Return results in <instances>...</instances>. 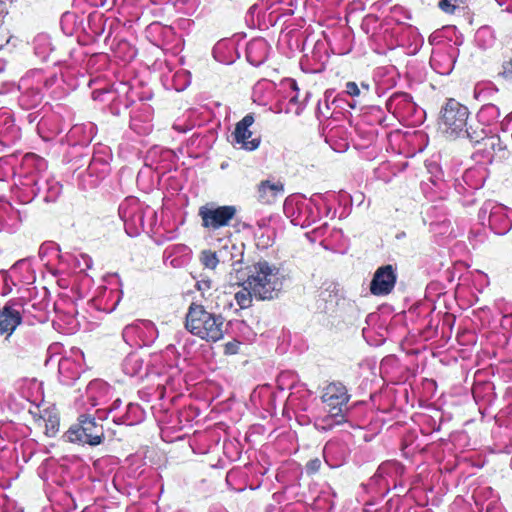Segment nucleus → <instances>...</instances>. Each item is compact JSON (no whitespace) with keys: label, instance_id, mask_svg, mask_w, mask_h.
Returning <instances> with one entry per match:
<instances>
[{"label":"nucleus","instance_id":"nucleus-13","mask_svg":"<svg viewBox=\"0 0 512 512\" xmlns=\"http://www.w3.org/2000/svg\"><path fill=\"white\" fill-rule=\"evenodd\" d=\"M65 438L72 443L97 446L104 440V429L94 417L83 413L79 415L78 422L66 431Z\"/></svg>","mask_w":512,"mask_h":512},{"label":"nucleus","instance_id":"nucleus-10","mask_svg":"<svg viewBox=\"0 0 512 512\" xmlns=\"http://www.w3.org/2000/svg\"><path fill=\"white\" fill-rule=\"evenodd\" d=\"M500 109L498 106L487 103L484 104L476 114L475 120H470V143L478 144L488 139L490 147L495 150L503 151L500 139L491 136L494 132V126L497 125L500 117Z\"/></svg>","mask_w":512,"mask_h":512},{"label":"nucleus","instance_id":"nucleus-63","mask_svg":"<svg viewBox=\"0 0 512 512\" xmlns=\"http://www.w3.org/2000/svg\"><path fill=\"white\" fill-rule=\"evenodd\" d=\"M254 292L246 284V281L240 286L239 290L235 293L234 299L241 309H247L252 305Z\"/></svg>","mask_w":512,"mask_h":512},{"label":"nucleus","instance_id":"nucleus-20","mask_svg":"<svg viewBox=\"0 0 512 512\" xmlns=\"http://www.w3.org/2000/svg\"><path fill=\"white\" fill-rule=\"evenodd\" d=\"M124 341L131 347L150 346L158 337V330L150 320H137L123 329Z\"/></svg>","mask_w":512,"mask_h":512},{"label":"nucleus","instance_id":"nucleus-23","mask_svg":"<svg viewBox=\"0 0 512 512\" xmlns=\"http://www.w3.org/2000/svg\"><path fill=\"white\" fill-rule=\"evenodd\" d=\"M84 354L76 347H72L58 360V377L64 385L73 384L80 376L83 368Z\"/></svg>","mask_w":512,"mask_h":512},{"label":"nucleus","instance_id":"nucleus-6","mask_svg":"<svg viewBox=\"0 0 512 512\" xmlns=\"http://www.w3.org/2000/svg\"><path fill=\"white\" fill-rule=\"evenodd\" d=\"M85 35L92 41H96L107 30L105 36V43L110 44V48L117 54L118 57L125 61H130L136 56V51L132 48L127 41L121 40L115 45V38L112 39L114 30L118 28V22L114 18L106 17L103 13L94 11L91 12L86 18Z\"/></svg>","mask_w":512,"mask_h":512},{"label":"nucleus","instance_id":"nucleus-62","mask_svg":"<svg viewBox=\"0 0 512 512\" xmlns=\"http://www.w3.org/2000/svg\"><path fill=\"white\" fill-rule=\"evenodd\" d=\"M359 141L355 144L358 149L369 148L377 138V131L372 125L368 129L358 126L356 128Z\"/></svg>","mask_w":512,"mask_h":512},{"label":"nucleus","instance_id":"nucleus-40","mask_svg":"<svg viewBox=\"0 0 512 512\" xmlns=\"http://www.w3.org/2000/svg\"><path fill=\"white\" fill-rule=\"evenodd\" d=\"M130 127L139 135H147L152 131V109L149 105L142 104L139 109L133 112Z\"/></svg>","mask_w":512,"mask_h":512},{"label":"nucleus","instance_id":"nucleus-34","mask_svg":"<svg viewBox=\"0 0 512 512\" xmlns=\"http://www.w3.org/2000/svg\"><path fill=\"white\" fill-rule=\"evenodd\" d=\"M20 137V128L15 124L11 111L7 108L0 109V144L12 146Z\"/></svg>","mask_w":512,"mask_h":512},{"label":"nucleus","instance_id":"nucleus-25","mask_svg":"<svg viewBox=\"0 0 512 512\" xmlns=\"http://www.w3.org/2000/svg\"><path fill=\"white\" fill-rule=\"evenodd\" d=\"M404 467L400 462L389 460L383 462L370 479L369 485L376 486L382 492H388L397 487V481L402 476Z\"/></svg>","mask_w":512,"mask_h":512},{"label":"nucleus","instance_id":"nucleus-56","mask_svg":"<svg viewBox=\"0 0 512 512\" xmlns=\"http://www.w3.org/2000/svg\"><path fill=\"white\" fill-rule=\"evenodd\" d=\"M143 364V359L138 354L130 353L125 357L122 363V369L126 375L131 377L141 376Z\"/></svg>","mask_w":512,"mask_h":512},{"label":"nucleus","instance_id":"nucleus-54","mask_svg":"<svg viewBox=\"0 0 512 512\" xmlns=\"http://www.w3.org/2000/svg\"><path fill=\"white\" fill-rule=\"evenodd\" d=\"M475 43L482 50L492 48L496 43L495 31L490 26H482L475 33Z\"/></svg>","mask_w":512,"mask_h":512},{"label":"nucleus","instance_id":"nucleus-39","mask_svg":"<svg viewBox=\"0 0 512 512\" xmlns=\"http://www.w3.org/2000/svg\"><path fill=\"white\" fill-rule=\"evenodd\" d=\"M270 50L271 47L264 38H254L247 43L246 59L251 65L258 67L267 60Z\"/></svg>","mask_w":512,"mask_h":512},{"label":"nucleus","instance_id":"nucleus-45","mask_svg":"<svg viewBox=\"0 0 512 512\" xmlns=\"http://www.w3.org/2000/svg\"><path fill=\"white\" fill-rule=\"evenodd\" d=\"M37 128L39 133H43V138L50 139L63 132L64 124L59 115L52 114L42 117L37 124Z\"/></svg>","mask_w":512,"mask_h":512},{"label":"nucleus","instance_id":"nucleus-19","mask_svg":"<svg viewBox=\"0 0 512 512\" xmlns=\"http://www.w3.org/2000/svg\"><path fill=\"white\" fill-rule=\"evenodd\" d=\"M3 287L1 295L6 296L13 291V287L19 285H30L35 281V273L31 267V263L27 259L17 261L10 270H1Z\"/></svg>","mask_w":512,"mask_h":512},{"label":"nucleus","instance_id":"nucleus-32","mask_svg":"<svg viewBox=\"0 0 512 512\" xmlns=\"http://www.w3.org/2000/svg\"><path fill=\"white\" fill-rule=\"evenodd\" d=\"M174 158L172 150L154 146L146 154L145 165L159 174H164L171 169Z\"/></svg>","mask_w":512,"mask_h":512},{"label":"nucleus","instance_id":"nucleus-30","mask_svg":"<svg viewBox=\"0 0 512 512\" xmlns=\"http://www.w3.org/2000/svg\"><path fill=\"white\" fill-rule=\"evenodd\" d=\"M395 41L397 48L402 49L406 55H415L423 45V38L415 27L398 21Z\"/></svg>","mask_w":512,"mask_h":512},{"label":"nucleus","instance_id":"nucleus-24","mask_svg":"<svg viewBox=\"0 0 512 512\" xmlns=\"http://www.w3.org/2000/svg\"><path fill=\"white\" fill-rule=\"evenodd\" d=\"M122 298L119 279L112 277L109 286L99 287L91 299L92 306L101 312H113Z\"/></svg>","mask_w":512,"mask_h":512},{"label":"nucleus","instance_id":"nucleus-38","mask_svg":"<svg viewBox=\"0 0 512 512\" xmlns=\"http://www.w3.org/2000/svg\"><path fill=\"white\" fill-rule=\"evenodd\" d=\"M151 28L159 35L160 45L164 50L173 54H177L182 50L184 40L181 35L175 32L173 27L153 24Z\"/></svg>","mask_w":512,"mask_h":512},{"label":"nucleus","instance_id":"nucleus-9","mask_svg":"<svg viewBox=\"0 0 512 512\" xmlns=\"http://www.w3.org/2000/svg\"><path fill=\"white\" fill-rule=\"evenodd\" d=\"M470 111L453 98L446 100L440 110L439 127L447 138L466 139L470 142Z\"/></svg>","mask_w":512,"mask_h":512},{"label":"nucleus","instance_id":"nucleus-50","mask_svg":"<svg viewBox=\"0 0 512 512\" xmlns=\"http://www.w3.org/2000/svg\"><path fill=\"white\" fill-rule=\"evenodd\" d=\"M311 394L305 386H299V388L295 391H292L286 401V405L294 411V413L298 412H307L308 411V402L310 400Z\"/></svg>","mask_w":512,"mask_h":512},{"label":"nucleus","instance_id":"nucleus-41","mask_svg":"<svg viewBox=\"0 0 512 512\" xmlns=\"http://www.w3.org/2000/svg\"><path fill=\"white\" fill-rule=\"evenodd\" d=\"M213 56L216 61L223 64H232L239 58L236 41L223 39L216 43L213 48Z\"/></svg>","mask_w":512,"mask_h":512},{"label":"nucleus","instance_id":"nucleus-8","mask_svg":"<svg viewBox=\"0 0 512 512\" xmlns=\"http://www.w3.org/2000/svg\"><path fill=\"white\" fill-rule=\"evenodd\" d=\"M326 198L323 195L307 198L302 194H292L284 201V214L293 225L309 227L320 219V201L326 204Z\"/></svg>","mask_w":512,"mask_h":512},{"label":"nucleus","instance_id":"nucleus-48","mask_svg":"<svg viewBox=\"0 0 512 512\" xmlns=\"http://www.w3.org/2000/svg\"><path fill=\"white\" fill-rule=\"evenodd\" d=\"M250 399L255 406H258L269 413L275 409L274 393L267 386L254 389L251 393Z\"/></svg>","mask_w":512,"mask_h":512},{"label":"nucleus","instance_id":"nucleus-21","mask_svg":"<svg viewBox=\"0 0 512 512\" xmlns=\"http://www.w3.org/2000/svg\"><path fill=\"white\" fill-rule=\"evenodd\" d=\"M236 214L237 208L233 205L216 206L215 204H207L199 209L202 226L213 232L228 226Z\"/></svg>","mask_w":512,"mask_h":512},{"label":"nucleus","instance_id":"nucleus-53","mask_svg":"<svg viewBox=\"0 0 512 512\" xmlns=\"http://www.w3.org/2000/svg\"><path fill=\"white\" fill-rule=\"evenodd\" d=\"M270 218H262L256 223V230L254 234L259 238L260 244L263 247L272 245L274 239V229L270 227Z\"/></svg>","mask_w":512,"mask_h":512},{"label":"nucleus","instance_id":"nucleus-61","mask_svg":"<svg viewBox=\"0 0 512 512\" xmlns=\"http://www.w3.org/2000/svg\"><path fill=\"white\" fill-rule=\"evenodd\" d=\"M498 88L492 82L477 83L473 90V96L478 101H486L493 98Z\"/></svg>","mask_w":512,"mask_h":512},{"label":"nucleus","instance_id":"nucleus-7","mask_svg":"<svg viewBox=\"0 0 512 512\" xmlns=\"http://www.w3.org/2000/svg\"><path fill=\"white\" fill-rule=\"evenodd\" d=\"M246 284L254 292L255 298L271 300L281 290L282 278L276 266L259 261L250 267Z\"/></svg>","mask_w":512,"mask_h":512},{"label":"nucleus","instance_id":"nucleus-59","mask_svg":"<svg viewBox=\"0 0 512 512\" xmlns=\"http://www.w3.org/2000/svg\"><path fill=\"white\" fill-rule=\"evenodd\" d=\"M369 84L362 82L359 86L356 82H347L345 84V90L344 93L348 96H351L353 100L351 102H348L347 105L349 108H355L357 105V101L355 98L366 96L369 93Z\"/></svg>","mask_w":512,"mask_h":512},{"label":"nucleus","instance_id":"nucleus-12","mask_svg":"<svg viewBox=\"0 0 512 512\" xmlns=\"http://www.w3.org/2000/svg\"><path fill=\"white\" fill-rule=\"evenodd\" d=\"M111 157V149L108 146L100 143L95 145L88 167L78 176L79 186L84 190L97 187L110 172Z\"/></svg>","mask_w":512,"mask_h":512},{"label":"nucleus","instance_id":"nucleus-43","mask_svg":"<svg viewBox=\"0 0 512 512\" xmlns=\"http://www.w3.org/2000/svg\"><path fill=\"white\" fill-rule=\"evenodd\" d=\"M323 456L328 466L339 467L346 459L347 449L342 442L331 440L324 446Z\"/></svg>","mask_w":512,"mask_h":512},{"label":"nucleus","instance_id":"nucleus-31","mask_svg":"<svg viewBox=\"0 0 512 512\" xmlns=\"http://www.w3.org/2000/svg\"><path fill=\"white\" fill-rule=\"evenodd\" d=\"M396 278L395 269L392 265L378 268L370 284L371 293L377 296L389 294L395 286Z\"/></svg>","mask_w":512,"mask_h":512},{"label":"nucleus","instance_id":"nucleus-51","mask_svg":"<svg viewBox=\"0 0 512 512\" xmlns=\"http://www.w3.org/2000/svg\"><path fill=\"white\" fill-rule=\"evenodd\" d=\"M327 144L338 153L345 152L349 147L348 134L343 127H334L329 130L325 138Z\"/></svg>","mask_w":512,"mask_h":512},{"label":"nucleus","instance_id":"nucleus-22","mask_svg":"<svg viewBox=\"0 0 512 512\" xmlns=\"http://www.w3.org/2000/svg\"><path fill=\"white\" fill-rule=\"evenodd\" d=\"M113 395L112 387L101 379H94L86 386L85 394L76 400L79 410H89L96 406L106 405Z\"/></svg>","mask_w":512,"mask_h":512},{"label":"nucleus","instance_id":"nucleus-55","mask_svg":"<svg viewBox=\"0 0 512 512\" xmlns=\"http://www.w3.org/2000/svg\"><path fill=\"white\" fill-rule=\"evenodd\" d=\"M336 493L329 486L324 487L314 500V506L318 510L330 511L335 506Z\"/></svg>","mask_w":512,"mask_h":512},{"label":"nucleus","instance_id":"nucleus-29","mask_svg":"<svg viewBox=\"0 0 512 512\" xmlns=\"http://www.w3.org/2000/svg\"><path fill=\"white\" fill-rule=\"evenodd\" d=\"M458 49L451 44L439 45L433 49L430 66L440 75H449L455 65Z\"/></svg>","mask_w":512,"mask_h":512},{"label":"nucleus","instance_id":"nucleus-49","mask_svg":"<svg viewBox=\"0 0 512 512\" xmlns=\"http://www.w3.org/2000/svg\"><path fill=\"white\" fill-rule=\"evenodd\" d=\"M145 418V411L141 408L139 404L129 403L126 407V412L123 415L113 414L112 420L116 424H125V425H136L142 422Z\"/></svg>","mask_w":512,"mask_h":512},{"label":"nucleus","instance_id":"nucleus-47","mask_svg":"<svg viewBox=\"0 0 512 512\" xmlns=\"http://www.w3.org/2000/svg\"><path fill=\"white\" fill-rule=\"evenodd\" d=\"M61 29L64 34L72 36L80 32L85 34V25L83 15L74 12H65L60 19Z\"/></svg>","mask_w":512,"mask_h":512},{"label":"nucleus","instance_id":"nucleus-2","mask_svg":"<svg viewBox=\"0 0 512 512\" xmlns=\"http://www.w3.org/2000/svg\"><path fill=\"white\" fill-rule=\"evenodd\" d=\"M350 394L347 387L340 381H333L322 388V413L313 414L314 426L317 430L328 431L345 421Z\"/></svg>","mask_w":512,"mask_h":512},{"label":"nucleus","instance_id":"nucleus-26","mask_svg":"<svg viewBox=\"0 0 512 512\" xmlns=\"http://www.w3.org/2000/svg\"><path fill=\"white\" fill-rule=\"evenodd\" d=\"M26 300L19 296L7 301L0 309V334L11 335L17 326L22 322V313Z\"/></svg>","mask_w":512,"mask_h":512},{"label":"nucleus","instance_id":"nucleus-4","mask_svg":"<svg viewBox=\"0 0 512 512\" xmlns=\"http://www.w3.org/2000/svg\"><path fill=\"white\" fill-rule=\"evenodd\" d=\"M126 233L135 237L141 232L154 231L157 213L150 206L140 202L136 197H127L118 208Z\"/></svg>","mask_w":512,"mask_h":512},{"label":"nucleus","instance_id":"nucleus-42","mask_svg":"<svg viewBox=\"0 0 512 512\" xmlns=\"http://www.w3.org/2000/svg\"><path fill=\"white\" fill-rule=\"evenodd\" d=\"M328 55L322 45H316L311 55H306L301 62L303 70L310 73H319L325 69Z\"/></svg>","mask_w":512,"mask_h":512},{"label":"nucleus","instance_id":"nucleus-11","mask_svg":"<svg viewBox=\"0 0 512 512\" xmlns=\"http://www.w3.org/2000/svg\"><path fill=\"white\" fill-rule=\"evenodd\" d=\"M153 373L159 381L157 388L161 389L159 396L163 397L167 389L175 390L181 380V369L178 366V356L173 346H168L166 350L153 359Z\"/></svg>","mask_w":512,"mask_h":512},{"label":"nucleus","instance_id":"nucleus-58","mask_svg":"<svg viewBox=\"0 0 512 512\" xmlns=\"http://www.w3.org/2000/svg\"><path fill=\"white\" fill-rule=\"evenodd\" d=\"M35 55L42 61H46L52 51L51 39L47 34H39L33 40Z\"/></svg>","mask_w":512,"mask_h":512},{"label":"nucleus","instance_id":"nucleus-3","mask_svg":"<svg viewBox=\"0 0 512 512\" xmlns=\"http://www.w3.org/2000/svg\"><path fill=\"white\" fill-rule=\"evenodd\" d=\"M225 319L220 314L207 311L204 306L192 303L186 314L185 327L194 336L207 342H217L224 337Z\"/></svg>","mask_w":512,"mask_h":512},{"label":"nucleus","instance_id":"nucleus-18","mask_svg":"<svg viewBox=\"0 0 512 512\" xmlns=\"http://www.w3.org/2000/svg\"><path fill=\"white\" fill-rule=\"evenodd\" d=\"M212 243L217 248V256L221 265L231 268V273H240L244 257V244L235 242L230 236L220 238L215 234L211 235Z\"/></svg>","mask_w":512,"mask_h":512},{"label":"nucleus","instance_id":"nucleus-17","mask_svg":"<svg viewBox=\"0 0 512 512\" xmlns=\"http://www.w3.org/2000/svg\"><path fill=\"white\" fill-rule=\"evenodd\" d=\"M308 95L309 93L306 92L304 97L300 99V91L296 81L293 79L284 80L281 82L279 89L276 90L274 97L277 112L299 115L306 105Z\"/></svg>","mask_w":512,"mask_h":512},{"label":"nucleus","instance_id":"nucleus-57","mask_svg":"<svg viewBox=\"0 0 512 512\" xmlns=\"http://www.w3.org/2000/svg\"><path fill=\"white\" fill-rule=\"evenodd\" d=\"M433 308L431 304H421L418 306H415L411 313H417L418 315V324L420 329L428 330L433 327V317H432Z\"/></svg>","mask_w":512,"mask_h":512},{"label":"nucleus","instance_id":"nucleus-52","mask_svg":"<svg viewBox=\"0 0 512 512\" xmlns=\"http://www.w3.org/2000/svg\"><path fill=\"white\" fill-rule=\"evenodd\" d=\"M338 295L335 287L330 284L328 287L321 289L317 295V309L321 312H329L337 304Z\"/></svg>","mask_w":512,"mask_h":512},{"label":"nucleus","instance_id":"nucleus-60","mask_svg":"<svg viewBox=\"0 0 512 512\" xmlns=\"http://www.w3.org/2000/svg\"><path fill=\"white\" fill-rule=\"evenodd\" d=\"M277 386L280 390L293 389L294 391L299 388V386H304L303 384H299V377L296 372L291 370L282 371L277 377Z\"/></svg>","mask_w":512,"mask_h":512},{"label":"nucleus","instance_id":"nucleus-14","mask_svg":"<svg viewBox=\"0 0 512 512\" xmlns=\"http://www.w3.org/2000/svg\"><path fill=\"white\" fill-rule=\"evenodd\" d=\"M488 175L489 171L486 165L480 163L466 169L460 177L455 178L454 189L462 197L463 205L474 204L473 194L483 187Z\"/></svg>","mask_w":512,"mask_h":512},{"label":"nucleus","instance_id":"nucleus-64","mask_svg":"<svg viewBox=\"0 0 512 512\" xmlns=\"http://www.w3.org/2000/svg\"><path fill=\"white\" fill-rule=\"evenodd\" d=\"M395 174V168L391 165L390 162H382L377 168L374 169L375 178L386 183L390 182Z\"/></svg>","mask_w":512,"mask_h":512},{"label":"nucleus","instance_id":"nucleus-35","mask_svg":"<svg viewBox=\"0 0 512 512\" xmlns=\"http://www.w3.org/2000/svg\"><path fill=\"white\" fill-rule=\"evenodd\" d=\"M95 135V126L93 123L76 124L70 128L66 135L61 139L62 143L68 146L88 145Z\"/></svg>","mask_w":512,"mask_h":512},{"label":"nucleus","instance_id":"nucleus-27","mask_svg":"<svg viewBox=\"0 0 512 512\" xmlns=\"http://www.w3.org/2000/svg\"><path fill=\"white\" fill-rule=\"evenodd\" d=\"M397 21L387 20L381 23L371 35L373 49L378 54H386L397 48L396 40Z\"/></svg>","mask_w":512,"mask_h":512},{"label":"nucleus","instance_id":"nucleus-5","mask_svg":"<svg viewBox=\"0 0 512 512\" xmlns=\"http://www.w3.org/2000/svg\"><path fill=\"white\" fill-rule=\"evenodd\" d=\"M56 74H46L35 69L27 72L18 84V104L23 110L37 109L44 98V90H50L57 82Z\"/></svg>","mask_w":512,"mask_h":512},{"label":"nucleus","instance_id":"nucleus-46","mask_svg":"<svg viewBox=\"0 0 512 512\" xmlns=\"http://www.w3.org/2000/svg\"><path fill=\"white\" fill-rule=\"evenodd\" d=\"M473 497L480 512H497L499 510L498 499L493 495V490L490 487L476 490Z\"/></svg>","mask_w":512,"mask_h":512},{"label":"nucleus","instance_id":"nucleus-15","mask_svg":"<svg viewBox=\"0 0 512 512\" xmlns=\"http://www.w3.org/2000/svg\"><path fill=\"white\" fill-rule=\"evenodd\" d=\"M386 109L401 122L417 125L422 122L423 110L405 92H395L386 101Z\"/></svg>","mask_w":512,"mask_h":512},{"label":"nucleus","instance_id":"nucleus-16","mask_svg":"<svg viewBox=\"0 0 512 512\" xmlns=\"http://www.w3.org/2000/svg\"><path fill=\"white\" fill-rule=\"evenodd\" d=\"M482 224L488 221L490 229L497 235H505L512 228V210L493 200H487L479 210Z\"/></svg>","mask_w":512,"mask_h":512},{"label":"nucleus","instance_id":"nucleus-44","mask_svg":"<svg viewBox=\"0 0 512 512\" xmlns=\"http://www.w3.org/2000/svg\"><path fill=\"white\" fill-rule=\"evenodd\" d=\"M276 90L274 82L261 79L253 87L252 99L255 103L266 106L274 100Z\"/></svg>","mask_w":512,"mask_h":512},{"label":"nucleus","instance_id":"nucleus-36","mask_svg":"<svg viewBox=\"0 0 512 512\" xmlns=\"http://www.w3.org/2000/svg\"><path fill=\"white\" fill-rule=\"evenodd\" d=\"M284 193V185L280 180H262L256 188V199L264 205H271Z\"/></svg>","mask_w":512,"mask_h":512},{"label":"nucleus","instance_id":"nucleus-1","mask_svg":"<svg viewBox=\"0 0 512 512\" xmlns=\"http://www.w3.org/2000/svg\"><path fill=\"white\" fill-rule=\"evenodd\" d=\"M62 192L61 183L47 170L44 158L27 153L20 166L12 193L22 204L40 197L44 202H55Z\"/></svg>","mask_w":512,"mask_h":512},{"label":"nucleus","instance_id":"nucleus-33","mask_svg":"<svg viewBox=\"0 0 512 512\" xmlns=\"http://www.w3.org/2000/svg\"><path fill=\"white\" fill-rule=\"evenodd\" d=\"M22 224V214L3 196H0V232L14 233Z\"/></svg>","mask_w":512,"mask_h":512},{"label":"nucleus","instance_id":"nucleus-28","mask_svg":"<svg viewBox=\"0 0 512 512\" xmlns=\"http://www.w3.org/2000/svg\"><path fill=\"white\" fill-rule=\"evenodd\" d=\"M254 123L252 114H247L244 118L236 124L235 130L232 133L233 144L240 149L247 151H254L260 145L261 139L259 136L254 135L250 127Z\"/></svg>","mask_w":512,"mask_h":512},{"label":"nucleus","instance_id":"nucleus-37","mask_svg":"<svg viewBox=\"0 0 512 512\" xmlns=\"http://www.w3.org/2000/svg\"><path fill=\"white\" fill-rule=\"evenodd\" d=\"M192 251L185 244H173L165 248L163 262L166 266L182 268L191 260Z\"/></svg>","mask_w":512,"mask_h":512}]
</instances>
